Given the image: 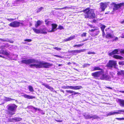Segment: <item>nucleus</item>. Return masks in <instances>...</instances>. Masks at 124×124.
<instances>
[{
	"mask_svg": "<svg viewBox=\"0 0 124 124\" xmlns=\"http://www.w3.org/2000/svg\"><path fill=\"white\" fill-rule=\"evenodd\" d=\"M37 64H31L30 65V67L32 68L33 67H35L37 68H47L50 67L53 64L49 63L43 61H39L37 63Z\"/></svg>",
	"mask_w": 124,
	"mask_h": 124,
	"instance_id": "obj_1",
	"label": "nucleus"
},
{
	"mask_svg": "<svg viewBox=\"0 0 124 124\" xmlns=\"http://www.w3.org/2000/svg\"><path fill=\"white\" fill-rule=\"evenodd\" d=\"M84 12V17L85 18L93 19L95 17V14L94 11L89 8H85L82 11Z\"/></svg>",
	"mask_w": 124,
	"mask_h": 124,
	"instance_id": "obj_2",
	"label": "nucleus"
},
{
	"mask_svg": "<svg viewBox=\"0 0 124 124\" xmlns=\"http://www.w3.org/2000/svg\"><path fill=\"white\" fill-rule=\"evenodd\" d=\"M7 110H6V113L8 115L12 116L15 114L17 106L14 104L8 106Z\"/></svg>",
	"mask_w": 124,
	"mask_h": 124,
	"instance_id": "obj_3",
	"label": "nucleus"
},
{
	"mask_svg": "<svg viewBox=\"0 0 124 124\" xmlns=\"http://www.w3.org/2000/svg\"><path fill=\"white\" fill-rule=\"evenodd\" d=\"M96 70H100L101 71L95 72L92 73L91 74L92 76L95 78L99 77L101 74L104 73V71L103 69L101 68L98 66L95 67H94L92 71Z\"/></svg>",
	"mask_w": 124,
	"mask_h": 124,
	"instance_id": "obj_4",
	"label": "nucleus"
},
{
	"mask_svg": "<svg viewBox=\"0 0 124 124\" xmlns=\"http://www.w3.org/2000/svg\"><path fill=\"white\" fill-rule=\"evenodd\" d=\"M24 59L22 60L21 62L23 64H25L26 65H29L31 63H37L38 62L37 60H35L34 59H26L25 58H23Z\"/></svg>",
	"mask_w": 124,
	"mask_h": 124,
	"instance_id": "obj_5",
	"label": "nucleus"
},
{
	"mask_svg": "<svg viewBox=\"0 0 124 124\" xmlns=\"http://www.w3.org/2000/svg\"><path fill=\"white\" fill-rule=\"evenodd\" d=\"M106 67L109 69H112L113 67L114 68H116L117 63L116 61L113 60H110L106 65Z\"/></svg>",
	"mask_w": 124,
	"mask_h": 124,
	"instance_id": "obj_6",
	"label": "nucleus"
},
{
	"mask_svg": "<svg viewBox=\"0 0 124 124\" xmlns=\"http://www.w3.org/2000/svg\"><path fill=\"white\" fill-rule=\"evenodd\" d=\"M111 5L113 6L114 8H113V11L114 12L118 10L119 8H120L124 6V2L116 4L113 2L112 3Z\"/></svg>",
	"mask_w": 124,
	"mask_h": 124,
	"instance_id": "obj_7",
	"label": "nucleus"
},
{
	"mask_svg": "<svg viewBox=\"0 0 124 124\" xmlns=\"http://www.w3.org/2000/svg\"><path fill=\"white\" fill-rule=\"evenodd\" d=\"M106 31V35L105 37L108 39L113 38L115 37L114 34H113V31L109 29H108Z\"/></svg>",
	"mask_w": 124,
	"mask_h": 124,
	"instance_id": "obj_8",
	"label": "nucleus"
},
{
	"mask_svg": "<svg viewBox=\"0 0 124 124\" xmlns=\"http://www.w3.org/2000/svg\"><path fill=\"white\" fill-rule=\"evenodd\" d=\"M20 23L17 21H14L8 24L9 26L13 27H16L19 26Z\"/></svg>",
	"mask_w": 124,
	"mask_h": 124,
	"instance_id": "obj_9",
	"label": "nucleus"
},
{
	"mask_svg": "<svg viewBox=\"0 0 124 124\" xmlns=\"http://www.w3.org/2000/svg\"><path fill=\"white\" fill-rule=\"evenodd\" d=\"M107 3L106 2H101L100 3V8L102 12L104 11L105 9L107 7Z\"/></svg>",
	"mask_w": 124,
	"mask_h": 124,
	"instance_id": "obj_10",
	"label": "nucleus"
},
{
	"mask_svg": "<svg viewBox=\"0 0 124 124\" xmlns=\"http://www.w3.org/2000/svg\"><path fill=\"white\" fill-rule=\"evenodd\" d=\"M82 88V87L81 86H67L65 87L64 88L69 89L70 88L72 89L79 90Z\"/></svg>",
	"mask_w": 124,
	"mask_h": 124,
	"instance_id": "obj_11",
	"label": "nucleus"
},
{
	"mask_svg": "<svg viewBox=\"0 0 124 124\" xmlns=\"http://www.w3.org/2000/svg\"><path fill=\"white\" fill-rule=\"evenodd\" d=\"M102 75L100 77V79L102 80H107L109 78V76L108 75H106V74L103 73H102L101 74Z\"/></svg>",
	"mask_w": 124,
	"mask_h": 124,
	"instance_id": "obj_12",
	"label": "nucleus"
},
{
	"mask_svg": "<svg viewBox=\"0 0 124 124\" xmlns=\"http://www.w3.org/2000/svg\"><path fill=\"white\" fill-rule=\"evenodd\" d=\"M120 49H114L112 52L108 54V55L109 56H111L113 55L119 54L118 52Z\"/></svg>",
	"mask_w": 124,
	"mask_h": 124,
	"instance_id": "obj_13",
	"label": "nucleus"
},
{
	"mask_svg": "<svg viewBox=\"0 0 124 124\" xmlns=\"http://www.w3.org/2000/svg\"><path fill=\"white\" fill-rule=\"evenodd\" d=\"M52 29L51 30L48 31V32H52L55 31L54 30L57 27V25L56 24L52 23Z\"/></svg>",
	"mask_w": 124,
	"mask_h": 124,
	"instance_id": "obj_14",
	"label": "nucleus"
},
{
	"mask_svg": "<svg viewBox=\"0 0 124 124\" xmlns=\"http://www.w3.org/2000/svg\"><path fill=\"white\" fill-rule=\"evenodd\" d=\"M24 98H27L28 99H32L35 98V97L34 96H30L29 95L26 94H24L22 95Z\"/></svg>",
	"mask_w": 124,
	"mask_h": 124,
	"instance_id": "obj_15",
	"label": "nucleus"
},
{
	"mask_svg": "<svg viewBox=\"0 0 124 124\" xmlns=\"http://www.w3.org/2000/svg\"><path fill=\"white\" fill-rule=\"evenodd\" d=\"M75 36L74 35L73 36H71L69 37H68L67 39H65L64 40V42L67 41H70L72 40L75 38Z\"/></svg>",
	"mask_w": 124,
	"mask_h": 124,
	"instance_id": "obj_16",
	"label": "nucleus"
},
{
	"mask_svg": "<svg viewBox=\"0 0 124 124\" xmlns=\"http://www.w3.org/2000/svg\"><path fill=\"white\" fill-rule=\"evenodd\" d=\"M113 57L116 59H119L120 60H124V58L123 57L117 55H114Z\"/></svg>",
	"mask_w": 124,
	"mask_h": 124,
	"instance_id": "obj_17",
	"label": "nucleus"
},
{
	"mask_svg": "<svg viewBox=\"0 0 124 124\" xmlns=\"http://www.w3.org/2000/svg\"><path fill=\"white\" fill-rule=\"evenodd\" d=\"M99 30L97 29L95 31L91 33V35L93 36H95L97 35L99 33Z\"/></svg>",
	"mask_w": 124,
	"mask_h": 124,
	"instance_id": "obj_18",
	"label": "nucleus"
},
{
	"mask_svg": "<svg viewBox=\"0 0 124 124\" xmlns=\"http://www.w3.org/2000/svg\"><path fill=\"white\" fill-rule=\"evenodd\" d=\"M46 28H45L42 29H40V33L43 34H46L47 32L46 31Z\"/></svg>",
	"mask_w": 124,
	"mask_h": 124,
	"instance_id": "obj_19",
	"label": "nucleus"
},
{
	"mask_svg": "<svg viewBox=\"0 0 124 124\" xmlns=\"http://www.w3.org/2000/svg\"><path fill=\"white\" fill-rule=\"evenodd\" d=\"M32 30L36 34L40 33V29H37L34 28H32Z\"/></svg>",
	"mask_w": 124,
	"mask_h": 124,
	"instance_id": "obj_20",
	"label": "nucleus"
},
{
	"mask_svg": "<svg viewBox=\"0 0 124 124\" xmlns=\"http://www.w3.org/2000/svg\"><path fill=\"white\" fill-rule=\"evenodd\" d=\"M119 101L120 106L123 107H124V100L121 99H119Z\"/></svg>",
	"mask_w": 124,
	"mask_h": 124,
	"instance_id": "obj_21",
	"label": "nucleus"
},
{
	"mask_svg": "<svg viewBox=\"0 0 124 124\" xmlns=\"http://www.w3.org/2000/svg\"><path fill=\"white\" fill-rule=\"evenodd\" d=\"M14 122H16L21 121L22 120V118L20 117H15L13 118Z\"/></svg>",
	"mask_w": 124,
	"mask_h": 124,
	"instance_id": "obj_22",
	"label": "nucleus"
},
{
	"mask_svg": "<svg viewBox=\"0 0 124 124\" xmlns=\"http://www.w3.org/2000/svg\"><path fill=\"white\" fill-rule=\"evenodd\" d=\"M41 22L39 20H38L36 22V23L35 24V26L36 28H37L38 26L41 24Z\"/></svg>",
	"mask_w": 124,
	"mask_h": 124,
	"instance_id": "obj_23",
	"label": "nucleus"
},
{
	"mask_svg": "<svg viewBox=\"0 0 124 124\" xmlns=\"http://www.w3.org/2000/svg\"><path fill=\"white\" fill-rule=\"evenodd\" d=\"M117 75L120 76L123 75L124 76V70H120L119 71H118L117 73Z\"/></svg>",
	"mask_w": 124,
	"mask_h": 124,
	"instance_id": "obj_24",
	"label": "nucleus"
},
{
	"mask_svg": "<svg viewBox=\"0 0 124 124\" xmlns=\"http://www.w3.org/2000/svg\"><path fill=\"white\" fill-rule=\"evenodd\" d=\"M42 85L45 86L46 88H47L50 90H52L53 89V88L52 87L49 86L48 85L46 84H42Z\"/></svg>",
	"mask_w": 124,
	"mask_h": 124,
	"instance_id": "obj_25",
	"label": "nucleus"
},
{
	"mask_svg": "<svg viewBox=\"0 0 124 124\" xmlns=\"http://www.w3.org/2000/svg\"><path fill=\"white\" fill-rule=\"evenodd\" d=\"M28 89L30 92H33L34 91L33 87L31 85H29L28 87Z\"/></svg>",
	"mask_w": 124,
	"mask_h": 124,
	"instance_id": "obj_26",
	"label": "nucleus"
},
{
	"mask_svg": "<svg viewBox=\"0 0 124 124\" xmlns=\"http://www.w3.org/2000/svg\"><path fill=\"white\" fill-rule=\"evenodd\" d=\"M121 113L120 112H109L108 114V116H110L112 115H114L115 114H121Z\"/></svg>",
	"mask_w": 124,
	"mask_h": 124,
	"instance_id": "obj_27",
	"label": "nucleus"
},
{
	"mask_svg": "<svg viewBox=\"0 0 124 124\" xmlns=\"http://www.w3.org/2000/svg\"><path fill=\"white\" fill-rule=\"evenodd\" d=\"M85 49H84L81 50H75L76 53H79L81 52H83L85 51Z\"/></svg>",
	"mask_w": 124,
	"mask_h": 124,
	"instance_id": "obj_28",
	"label": "nucleus"
},
{
	"mask_svg": "<svg viewBox=\"0 0 124 124\" xmlns=\"http://www.w3.org/2000/svg\"><path fill=\"white\" fill-rule=\"evenodd\" d=\"M1 54L4 55H9V54L6 51H4L3 50L2 51Z\"/></svg>",
	"mask_w": 124,
	"mask_h": 124,
	"instance_id": "obj_29",
	"label": "nucleus"
},
{
	"mask_svg": "<svg viewBox=\"0 0 124 124\" xmlns=\"http://www.w3.org/2000/svg\"><path fill=\"white\" fill-rule=\"evenodd\" d=\"M88 118L89 119L93 118L94 119H97L99 118V117L98 116L96 115L94 116H88Z\"/></svg>",
	"mask_w": 124,
	"mask_h": 124,
	"instance_id": "obj_30",
	"label": "nucleus"
},
{
	"mask_svg": "<svg viewBox=\"0 0 124 124\" xmlns=\"http://www.w3.org/2000/svg\"><path fill=\"white\" fill-rule=\"evenodd\" d=\"M84 45V43H82L80 44H79L78 45L75 44L73 46L74 47H78Z\"/></svg>",
	"mask_w": 124,
	"mask_h": 124,
	"instance_id": "obj_31",
	"label": "nucleus"
},
{
	"mask_svg": "<svg viewBox=\"0 0 124 124\" xmlns=\"http://www.w3.org/2000/svg\"><path fill=\"white\" fill-rule=\"evenodd\" d=\"M106 26L104 25L101 24V28L102 31H104V30Z\"/></svg>",
	"mask_w": 124,
	"mask_h": 124,
	"instance_id": "obj_32",
	"label": "nucleus"
},
{
	"mask_svg": "<svg viewBox=\"0 0 124 124\" xmlns=\"http://www.w3.org/2000/svg\"><path fill=\"white\" fill-rule=\"evenodd\" d=\"M6 100L7 101H11L15 100L14 99L9 98H6Z\"/></svg>",
	"mask_w": 124,
	"mask_h": 124,
	"instance_id": "obj_33",
	"label": "nucleus"
},
{
	"mask_svg": "<svg viewBox=\"0 0 124 124\" xmlns=\"http://www.w3.org/2000/svg\"><path fill=\"white\" fill-rule=\"evenodd\" d=\"M45 22L46 23V24L47 25H48L50 22H51L50 21H47V20L46 19L45 20Z\"/></svg>",
	"mask_w": 124,
	"mask_h": 124,
	"instance_id": "obj_34",
	"label": "nucleus"
},
{
	"mask_svg": "<svg viewBox=\"0 0 124 124\" xmlns=\"http://www.w3.org/2000/svg\"><path fill=\"white\" fill-rule=\"evenodd\" d=\"M119 65H124V62L123 61H120L118 62Z\"/></svg>",
	"mask_w": 124,
	"mask_h": 124,
	"instance_id": "obj_35",
	"label": "nucleus"
},
{
	"mask_svg": "<svg viewBox=\"0 0 124 124\" xmlns=\"http://www.w3.org/2000/svg\"><path fill=\"white\" fill-rule=\"evenodd\" d=\"M9 122H14L13 118H10L8 119V121Z\"/></svg>",
	"mask_w": 124,
	"mask_h": 124,
	"instance_id": "obj_36",
	"label": "nucleus"
},
{
	"mask_svg": "<svg viewBox=\"0 0 124 124\" xmlns=\"http://www.w3.org/2000/svg\"><path fill=\"white\" fill-rule=\"evenodd\" d=\"M119 51L120 52L121 54H124V49H120L119 50Z\"/></svg>",
	"mask_w": 124,
	"mask_h": 124,
	"instance_id": "obj_37",
	"label": "nucleus"
},
{
	"mask_svg": "<svg viewBox=\"0 0 124 124\" xmlns=\"http://www.w3.org/2000/svg\"><path fill=\"white\" fill-rule=\"evenodd\" d=\"M43 8L42 7H40L38 8L37 10V12H39L41 11L43 9Z\"/></svg>",
	"mask_w": 124,
	"mask_h": 124,
	"instance_id": "obj_38",
	"label": "nucleus"
},
{
	"mask_svg": "<svg viewBox=\"0 0 124 124\" xmlns=\"http://www.w3.org/2000/svg\"><path fill=\"white\" fill-rule=\"evenodd\" d=\"M57 29H60L61 30L64 29V28H63V27L61 25H59L58 26Z\"/></svg>",
	"mask_w": 124,
	"mask_h": 124,
	"instance_id": "obj_39",
	"label": "nucleus"
},
{
	"mask_svg": "<svg viewBox=\"0 0 124 124\" xmlns=\"http://www.w3.org/2000/svg\"><path fill=\"white\" fill-rule=\"evenodd\" d=\"M66 92H67L69 93H73V91H72V90H66Z\"/></svg>",
	"mask_w": 124,
	"mask_h": 124,
	"instance_id": "obj_40",
	"label": "nucleus"
},
{
	"mask_svg": "<svg viewBox=\"0 0 124 124\" xmlns=\"http://www.w3.org/2000/svg\"><path fill=\"white\" fill-rule=\"evenodd\" d=\"M53 48L57 50H61V48H59L57 47H53Z\"/></svg>",
	"mask_w": 124,
	"mask_h": 124,
	"instance_id": "obj_41",
	"label": "nucleus"
},
{
	"mask_svg": "<svg viewBox=\"0 0 124 124\" xmlns=\"http://www.w3.org/2000/svg\"><path fill=\"white\" fill-rule=\"evenodd\" d=\"M86 33L85 32H84L83 34H81V36L83 37H86Z\"/></svg>",
	"mask_w": 124,
	"mask_h": 124,
	"instance_id": "obj_42",
	"label": "nucleus"
},
{
	"mask_svg": "<svg viewBox=\"0 0 124 124\" xmlns=\"http://www.w3.org/2000/svg\"><path fill=\"white\" fill-rule=\"evenodd\" d=\"M31 40L30 39H26L24 40V41H27L28 42H30L31 41Z\"/></svg>",
	"mask_w": 124,
	"mask_h": 124,
	"instance_id": "obj_43",
	"label": "nucleus"
},
{
	"mask_svg": "<svg viewBox=\"0 0 124 124\" xmlns=\"http://www.w3.org/2000/svg\"><path fill=\"white\" fill-rule=\"evenodd\" d=\"M70 8V7H65L62 8H57V9H67V8Z\"/></svg>",
	"mask_w": 124,
	"mask_h": 124,
	"instance_id": "obj_44",
	"label": "nucleus"
},
{
	"mask_svg": "<svg viewBox=\"0 0 124 124\" xmlns=\"http://www.w3.org/2000/svg\"><path fill=\"white\" fill-rule=\"evenodd\" d=\"M0 41L2 42H5L7 41V40L6 39H0Z\"/></svg>",
	"mask_w": 124,
	"mask_h": 124,
	"instance_id": "obj_45",
	"label": "nucleus"
},
{
	"mask_svg": "<svg viewBox=\"0 0 124 124\" xmlns=\"http://www.w3.org/2000/svg\"><path fill=\"white\" fill-rule=\"evenodd\" d=\"M95 53L93 52H89L87 53V54H95Z\"/></svg>",
	"mask_w": 124,
	"mask_h": 124,
	"instance_id": "obj_46",
	"label": "nucleus"
},
{
	"mask_svg": "<svg viewBox=\"0 0 124 124\" xmlns=\"http://www.w3.org/2000/svg\"><path fill=\"white\" fill-rule=\"evenodd\" d=\"M96 30V29H92L91 30H89V31L91 32H93L95 31Z\"/></svg>",
	"mask_w": 124,
	"mask_h": 124,
	"instance_id": "obj_47",
	"label": "nucleus"
},
{
	"mask_svg": "<svg viewBox=\"0 0 124 124\" xmlns=\"http://www.w3.org/2000/svg\"><path fill=\"white\" fill-rule=\"evenodd\" d=\"M118 40V38L116 37L114 39H113V41H116V40Z\"/></svg>",
	"mask_w": 124,
	"mask_h": 124,
	"instance_id": "obj_48",
	"label": "nucleus"
},
{
	"mask_svg": "<svg viewBox=\"0 0 124 124\" xmlns=\"http://www.w3.org/2000/svg\"><path fill=\"white\" fill-rule=\"evenodd\" d=\"M88 25L90 26L91 28H94L95 27V26H93V25L88 24Z\"/></svg>",
	"mask_w": 124,
	"mask_h": 124,
	"instance_id": "obj_49",
	"label": "nucleus"
},
{
	"mask_svg": "<svg viewBox=\"0 0 124 124\" xmlns=\"http://www.w3.org/2000/svg\"><path fill=\"white\" fill-rule=\"evenodd\" d=\"M70 52L73 54H74V53H76V50H75L71 51H70Z\"/></svg>",
	"mask_w": 124,
	"mask_h": 124,
	"instance_id": "obj_50",
	"label": "nucleus"
},
{
	"mask_svg": "<svg viewBox=\"0 0 124 124\" xmlns=\"http://www.w3.org/2000/svg\"><path fill=\"white\" fill-rule=\"evenodd\" d=\"M73 93L71 95H76V94H78L79 93H78L76 92H74V91H73Z\"/></svg>",
	"mask_w": 124,
	"mask_h": 124,
	"instance_id": "obj_51",
	"label": "nucleus"
},
{
	"mask_svg": "<svg viewBox=\"0 0 124 124\" xmlns=\"http://www.w3.org/2000/svg\"><path fill=\"white\" fill-rule=\"evenodd\" d=\"M7 20L9 21H11L14 20V19H8Z\"/></svg>",
	"mask_w": 124,
	"mask_h": 124,
	"instance_id": "obj_52",
	"label": "nucleus"
},
{
	"mask_svg": "<svg viewBox=\"0 0 124 124\" xmlns=\"http://www.w3.org/2000/svg\"><path fill=\"white\" fill-rule=\"evenodd\" d=\"M56 121L57 122H61L62 121V120H56Z\"/></svg>",
	"mask_w": 124,
	"mask_h": 124,
	"instance_id": "obj_53",
	"label": "nucleus"
},
{
	"mask_svg": "<svg viewBox=\"0 0 124 124\" xmlns=\"http://www.w3.org/2000/svg\"><path fill=\"white\" fill-rule=\"evenodd\" d=\"M54 56H55V57H59L60 58H62V57L59 55H54Z\"/></svg>",
	"mask_w": 124,
	"mask_h": 124,
	"instance_id": "obj_54",
	"label": "nucleus"
},
{
	"mask_svg": "<svg viewBox=\"0 0 124 124\" xmlns=\"http://www.w3.org/2000/svg\"><path fill=\"white\" fill-rule=\"evenodd\" d=\"M102 31V36H104L105 35V33L104 32V31Z\"/></svg>",
	"mask_w": 124,
	"mask_h": 124,
	"instance_id": "obj_55",
	"label": "nucleus"
},
{
	"mask_svg": "<svg viewBox=\"0 0 124 124\" xmlns=\"http://www.w3.org/2000/svg\"><path fill=\"white\" fill-rule=\"evenodd\" d=\"M106 87L107 88H108V89H111V90H112V87H107V86H106Z\"/></svg>",
	"mask_w": 124,
	"mask_h": 124,
	"instance_id": "obj_56",
	"label": "nucleus"
},
{
	"mask_svg": "<svg viewBox=\"0 0 124 124\" xmlns=\"http://www.w3.org/2000/svg\"><path fill=\"white\" fill-rule=\"evenodd\" d=\"M32 108L34 109L35 110V111L36 112L37 111V108H36L34 107H32Z\"/></svg>",
	"mask_w": 124,
	"mask_h": 124,
	"instance_id": "obj_57",
	"label": "nucleus"
},
{
	"mask_svg": "<svg viewBox=\"0 0 124 124\" xmlns=\"http://www.w3.org/2000/svg\"><path fill=\"white\" fill-rule=\"evenodd\" d=\"M120 23L122 24H123L124 23V19L123 20V21H121L120 22Z\"/></svg>",
	"mask_w": 124,
	"mask_h": 124,
	"instance_id": "obj_58",
	"label": "nucleus"
},
{
	"mask_svg": "<svg viewBox=\"0 0 124 124\" xmlns=\"http://www.w3.org/2000/svg\"><path fill=\"white\" fill-rule=\"evenodd\" d=\"M116 119L118 120H122V118H116Z\"/></svg>",
	"mask_w": 124,
	"mask_h": 124,
	"instance_id": "obj_59",
	"label": "nucleus"
},
{
	"mask_svg": "<svg viewBox=\"0 0 124 124\" xmlns=\"http://www.w3.org/2000/svg\"><path fill=\"white\" fill-rule=\"evenodd\" d=\"M92 22L94 23H96V20L94 19L93 20Z\"/></svg>",
	"mask_w": 124,
	"mask_h": 124,
	"instance_id": "obj_60",
	"label": "nucleus"
},
{
	"mask_svg": "<svg viewBox=\"0 0 124 124\" xmlns=\"http://www.w3.org/2000/svg\"><path fill=\"white\" fill-rule=\"evenodd\" d=\"M119 92H120V93H124V91H120Z\"/></svg>",
	"mask_w": 124,
	"mask_h": 124,
	"instance_id": "obj_61",
	"label": "nucleus"
},
{
	"mask_svg": "<svg viewBox=\"0 0 124 124\" xmlns=\"http://www.w3.org/2000/svg\"><path fill=\"white\" fill-rule=\"evenodd\" d=\"M118 112H124V110H118Z\"/></svg>",
	"mask_w": 124,
	"mask_h": 124,
	"instance_id": "obj_62",
	"label": "nucleus"
},
{
	"mask_svg": "<svg viewBox=\"0 0 124 124\" xmlns=\"http://www.w3.org/2000/svg\"><path fill=\"white\" fill-rule=\"evenodd\" d=\"M0 57H2V58H4V57L3 56L1 55H0Z\"/></svg>",
	"mask_w": 124,
	"mask_h": 124,
	"instance_id": "obj_63",
	"label": "nucleus"
},
{
	"mask_svg": "<svg viewBox=\"0 0 124 124\" xmlns=\"http://www.w3.org/2000/svg\"><path fill=\"white\" fill-rule=\"evenodd\" d=\"M58 66H62V64H58Z\"/></svg>",
	"mask_w": 124,
	"mask_h": 124,
	"instance_id": "obj_64",
	"label": "nucleus"
}]
</instances>
